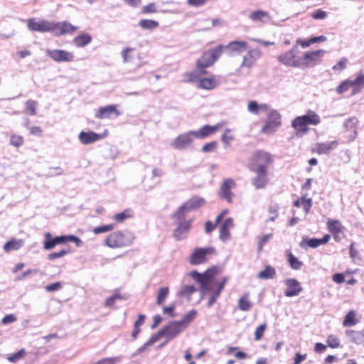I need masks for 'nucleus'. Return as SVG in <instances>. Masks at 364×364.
<instances>
[{"label": "nucleus", "mask_w": 364, "mask_h": 364, "mask_svg": "<svg viewBox=\"0 0 364 364\" xmlns=\"http://www.w3.org/2000/svg\"><path fill=\"white\" fill-rule=\"evenodd\" d=\"M214 271L208 269L203 274H200L196 271H193L189 274L200 284L202 293L210 292V298L208 301V307L211 306L220 295L226 282L227 277H223L222 282H218L213 278Z\"/></svg>", "instance_id": "1"}, {"label": "nucleus", "mask_w": 364, "mask_h": 364, "mask_svg": "<svg viewBox=\"0 0 364 364\" xmlns=\"http://www.w3.org/2000/svg\"><path fill=\"white\" fill-rule=\"evenodd\" d=\"M224 50V46L219 45L214 48H211L203 53L201 57L197 60V67L198 71H193L189 73L188 82H193L198 77V73L205 74V68L211 66L221 55Z\"/></svg>", "instance_id": "2"}, {"label": "nucleus", "mask_w": 364, "mask_h": 364, "mask_svg": "<svg viewBox=\"0 0 364 364\" xmlns=\"http://www.w3.org/2000/svg\"><path fill=\"white\" fill-rule=\"evenodd\" d=\"M134 238V235L129 231H117L106 238L105 245L111 248L129 246L132 244Z\"/></svg>", "instance_id": "3"}, {"label": "nucleus", "mask_w": 364, "mask_h": 364, "mask_svg": "<svg viewBox=\"0 0 364 364\" xmlns=\"http://www.w3.org/2000/svg\"><path fill=\"white\" fill-rule=\"evenodd\" d=\"M272 161L271 155L263 151H256L252 156L250 163V168L252 171L262 172L267 171L269 164Z\"/></svg>", "instance_id": "4"}, {"label": "nucleus", "mask_w": 364, "mask_h": 364, "mask_svg": "<svg viewBox=\"0 0 364 364\" xmlns=\"http://www.w3.org/2000/svg\"><path fill=\"white\" fill-rule=\"evenodd\" d=\"M195 139L192 131L182 133L174 138L170 143V146L176 150L183 151L189 149Z\"/></svg>", "instance_id": "5"}, {"label": "nucleus", "mask_w": 364, "mask_h": 364, "mask_svg": "<svg viewBox=\"0 0 364 364\" xmlns=\"http://www.w3.org/2000/svg\"><path fill=\"white\" fill-rule=\"evenodd\" d=\"M325 53L322 49L306 52L303 56L300 57L301 68H312L318 65L322 61Z\"/></svg>", "instance_id": "6"}, {"label": "nucleus", "mask_w": 364, "mask_h": 364, "mask_svg": "<svg viewBox=\"0 0 364 364\" xmlns=\"http://www.w3.org/2000/svg\"><path fill=\"white\" fill-rule=\"evenodd\" d=\"M215 252V250L213 247L196 248L190 257L189 262L193 265L200 264L206 262L208 255Z\"/></svg>", "instance_id": "7"}, {"label": "nucleus", "mask_w": 364, "mask_h": 364, "mask_svg": "<svg viewBox=\"0 0 364 364\" xmlns=\"http://www.w3.org/2000/svg\"><path fill=\"white\" fill-rule=\"evenodd\" d=\"M298 51V47L294 46L291 50L278 56V60L288 67L298 68L301 67L300 57L297 58L296 54Z\"/></svg>", "instance_id": "8"}, {"label": "nucleus", "mask_w": 364, "mask_h": 364, "mask_svg": "<svg viewBox=\"0 0 364 364\" xmlns=\"http://www.w3.org/2000/svg\"><path fill=\"white\" fill-rule=\"evenodd\" d=\"M236 187L235 181L230 178H225L220 186L219 191V196L225 200L228 203L232 202V198L235 194L232 190Z\"/></svg>", "instance_id": "9"}, {"label": "nucleus", "mask_w": 364, "mask_h": 364, "mask_svg": "<svg viewBox=\"0 0 364 364\" xmlns=\"http://www.w3.org/2000/svg\"><path fill=\"white\" fill-rule=\"evenodd\" d=\"M47 56L57 63L72 62L74 60V54L72 52L61 49H47L46 50Z\"/></svg>", "instance_id": "10"}, {"label": "nucleus", "mask_w": 364, "mask_h": 364, "mask_svg": "<svg viewBox=\"0 0 364 364\" xmlns=\"http://www.w3.org/2000/svg\"><path fill=\"white\" fill-rule=\"evenodd\" d=\"M28 28L31 31L41 33L51 32L53 33V22L38 18H30L27 21Z\"/></svg>", "instance_id": "11"}, {"label": "nucleus", "mask_w": 364, "mask_h": 364, "mask_svg": "<svg viewBox=\"0 0 364 364\" xmlns=\"http://www.w3.org/2000/svg\"><path fill=\"white\" fill-rule=\"evenodd\" d=\"M262 57V51L258 48H252L247 50L242 58V67L250 68Z\"/></svg>", "instance_id": "12"}, {"label": "nucleus", "mask_w": 364, "mask_h": 364, "mask_svg": "<svg viewBox=\"0 0 364 364\" xmlns=\"http://www.w3.org/2000/svg\"><path fill=\"white\" fill-rule=\"evenodd\" d=\"M281 124V117L277 111H272L269 114V122L262 128V132L267 134L274 133Z\"/></svg>", "instance_id": "13"}, {"label": "nucleus", "mask_w": 364, "mask_h": 364, "mask_svg": "<svg viewBox=\"0 0 364 364\" xmlns=\"http://www.w3.org/2000/svg\"><path fill=\"white\" fill-rule=\"evenodd\" d=\"M230 56L240 55L248 48V43L244 41H233L224 47Z\"/></svg>", "instance_id": "14"}, {"label": "nucleus", "mask_w": 364, "mask_h": 364, "mask_svg": "<svg viewBox=\"0 0 364 364\" xmlns=\"http://www.w3.org/2000/svg\"><path fill=\"white\" fill-rule=\"evenodd\" d=\"M184 330L183 324L178 321L170 323L167 326L162 329L164 337L166 339V343L177 336L181 332Z\"/></svg>", "instance_id": "15"}, {"label": "nucleus", "mask_w": 364, "mask_h": 364, "mask_svg": "<svg viewBox=\"0 0 364 364\" xmlns=\"http://www.w3.org/2000/svg\"><path fill=\"white\" fill-rule=\"evenodd\" d=\"M223 124H217L214 126L210 125H205L202 127L200 129L196 131H192L193 134L195 139H205L208 136L214 134L218 129H220L223 127Z\"/></svg>", "instance_id": "16"}, {"label": "nucleus", "mask_w": 364, "mask_h": 364, "mask_svg": "<svg viewBox=\"0 0 364 364\" xmlns=\"http://www.w3.org/2000/svg\"><path fill=\"white\" fill-rule=\"evenodd\" d=\"M120 112L117 109L116 105H110L100 107L95 113V117L100 119H110L112 115L118 117Z\"/></svg>", "instance_id": "17"}, {"label": "nucleus", "mask_w": 364, "mask_h": 364, "mask_svg": "<svg viewBox=\"0 0 364 364\" xmlns=\"http://www.w3.org/2000/svg\"><path fill=\"white\" fill-rule=\"evenodd\" d=\"M327 228L329 232L333 235L335 241L340 240L339 235L344 232L345 228L340 220L329 219L327 221Z\"/></svg>", "instance_id": "18"}, {"label": "nucleus", "mask_w": 364, "mask_h": 364, "mask_svg": "<svg viewBox=\"0 0 364 364\" xmlns=\"http://www.w3.org/2000/svg\"><path fill=\"white\" fill-rule=\"evenodd\" d=\"M287 289L285 291V296L292 297L297 296L302 291V287L300 283L296 279H288L285 280Z\"/></svg>", "instance_id": "19"}, {"label": "nucleus", "mask_w": 364, "mask_h": 364, "mask_svg": "<svg viewBox=\"0 0 364 364\" xmlns=\"http://www.w3.org/2000/svg\"><path fill=\"white\" fill-rule=\"evenodd\" d=\"M77 27L66 21L58 23L53 22V33L55 36H61L66 33H71L77 30Z\"/></svg>", "instance_id": "20"}, {"label": "nucleus", "mask_w": 364, "mask_h": 364, "mask_svg": "<svg viewBox=\"0 0 364 364\" xmlns=\"http://www.w3.org/2000/svg\"><path fill=\"white\" fill-rule=\"evenodd\" d=\"M338 145V141L336 140L330 142L317 143L315 144L313 151L318 154H328L332 150L336 149Z\"/></svg>", "instance_id": "21"}, {"label": "nucleus", "mask_w": 364, "mask_h": 364, "mask_svg": "<svg viewBox=\"0 0 364 364\" xmlns=\"http://www.w3.org/2000/svg\"><path fill=\"white\" fill-rule=\"evenodd\" d=\"M234 226L233 220L231 218H226L220 228V239L224 242L230 237V230Z\"/></svg>", "instance_id": "22"}, {"label": "nucleus", "mask_w": 364, "mask_h": 364, "mask_svg": "<svg viewBox=\"0 0 364 364\" xmlns=\"http://www.w3.org/2000/svg\"><path fill=\"white\" fill-rule=\"evenodd\" d=\"M350 88H352V95L359 93L364 88V75L360 73L354 80H348Z\"/></svg>", "instance_id": "23"}, {"label": "nucleus", "mask_w": 364, "mask_h": 364, "mask_svg": "<svg viewBox=\"0 0 364 364\" xmlns=\"http://www.w3.org/2000/svg\"><path fill=\"white\" fill-rule=\"evenodd\" d=\"M78 137L80 142L83 144H90L100 139V136L93 132H81Z\"/></svg>", "instance_id": "24"}, {"label": "nucleus", "mask_w": 364, "mask_h": 364, "mask_svg": "<svg viewBox=\"0 0 364 364\" xmlns=\"http://www.w3.org/2000/svg\"><path fill=\"white\" fill-rule=\"evenodd\" d=\"M191 227V221H185L180 223L176 230H174L173 235L177 240H182L184 235L187 233Z\"/></svg>", "instance_id": "25"}, {"label": "nucleus", "mask_w": 364, "mask_h": 364, "mask_svg": "<svg viewBox=\"0 0 364 364\" xmlns=\"http://www.w3.org/2000/svg\"><path fill=\"white\" fill-rule=\"evenodd\" d=\"M269 106L267 104L259 105L256 101H250L247 105V110L253 114L258 115L261 112H267Z\"/></svg>", "instance_id": "26"}, {"label": "nucleus", "mask_w": 364, "mask_h": 364, "mask_svg": "<svg viewBox=\"0 0 364 364\" xmlns=\"http://www.w3.org/2000/svg\"><path fill=\"white\" fill-rule=\"evenodd\" d=\"M121 56L124 64L130 63L136 57V49L131 47H124L121 51Z\"/></svg>", "instance_id": "27"}, {"label": "nucleus", "mask_w": 364, "mask_h": 364, "mask_svg": "<svg viewBox=\"0 0 364 364\" xmlns=\"http://www.w3.org/2000/svg\"><path fill=\"white\" fill-rule=\"evenodd\" d=\"M249 18L254 22L265 23L269 20V15L266 11L257 10L251 12Z\"/></svg>", "instance_id": "28"}, {"label": "nucleus", "mask_w": 364, "mask_h": 364, "mask_svg": "<svg viewBox=\"0 0 364 364\" xmlns=\"http://www.w3.org/2000/svg\"><path fill=\"white\" fill-rule=\"evenodd\" d=\"M257 173V177L253 178L252 184L255 186L256 188H264L267 183V171H264L262 172L259 171H254Z\"/></svg>", "instance_id": "29"}, {"label": "nucleus", "mask_w": 364, "mask_h": 364, "mask_svg": "<svg viewBox=\"0 0 364 364\" xmlns=\"http://www.w3.org/2000/svg\"><path fill=\"white\" fill-rule=\"evenodd\" d=\"M24 244V242L21 239H12L4 245V250L6 252H9L14 250H19Z\"/></svg>", "instance_id": "30"}, {"label": "nucleus", "mask_w": 364, "mask_h": 364, "mask_svg": "<svg viewBox=\"0 0 364 364\" xmlns=\"http://www.w3.org/2000/svg\"><path fill=\"white\" fill-rule=\"evenodd\" d=\"M346 334L348 339L355 344H361L364 341V334L360 331L347 330Z\"/></svg>", "instance_id": "31"}, {"label": "nucleus", "mask_w": 364, "mask_h": 364, "mask_svg": "<svg viewBox=\"0 0 364 364\" xmlns=\"http://www.w3.org/2000/svg\"><path fill=\"white\" fill-rule=\"evenodd\" d=\"M217 86V82L213 77H203L200 79L197 87L204 90H212Z\"/></svg>", "instance_id": "32"}, {"label": "nucleus", "mask_w": 364, "mask_h": 364, "mask_svg": "<svg viewBox=\"0 0 364 364\" xmlns=\"http://www.w3.org/2000/svg\"><path fill=\"white\" fill-rule=\"evenodd\" d=\"M92 36L88 33H82L76 36L73 40V43L75 46L81 48L88 45L92 41Z\"/></svg>", "instance_id": "33"}, {"label": "nucleus", "mask_w": 364, "mask_h": 364, "mask_svg": "<svg viewBox=\"0 0 364 364\" xmlns=\"http://www.w3.org/2000/svg\"><path fill=\"white\" fill-rule=\"evenodd\" d=\"M291 126L298 132H307L309 130L305 119L302 116H299L292 120Z\"/></svg>", "instance_id": "34"}, {"label": "nucleus", "mask_w": 364, "mask_h": 364, "mask_svg": "<svg viewBox=\"0 0 364 364\" xmlns=\"http://www.w3.org/2000/svg\"><path fill=\"white\" fill-rule=\"evenodd\" d=\"M302 117L304 118L306 124L308 125H318L321 120L320 117L314 111H308V112L302 115Z\"/></svg>", "instance_id": "35"}, {"label": "nucleus", "mask_w": 364, "mask_h": 364, "mask_svg": "<svg viewBox=\"0 0 364 364\" xmlns=\"http://www.w3.org/2000/svg\"><path fill=\"white\" fill-rule=\"evenodd\" d=\"M188 209L191 210L197 209L205 204V200L198 196H194L186 202Z\"/></svg>", "instance_id": "36"}, {"label": "nucleus", "mask_w": 364, "mask_h": 364, "mask_svg": "<svg viewBox=\"0 0 364 364\" xmlns=\"http://www.w3.org/2000/svg\"><path fill=\"white\" fill-rule=\"evenodd\" d=\"M276 270L270 265H267L264 270L258 273L257 277L262 279H269L274 278Z\"/></svg>", "instance_id": "37"}, {"label": "nucleus", "mask_w": 364, "mask_h": 364, "mask_svg": "<svg viewBox=\"0 0 364 364\" xmlns=\"http://www.w3.org/2000/svg\"><path fill=\"white\" fill-rule=\"evenodd\" d=\"M356 313L353 310H350L345 316L343 321V326H353L358 323V320L356 318Z\"/></svg>", "instance_id": "38"}, {"label": "nucleus", "mask_w": 364, "mask_h": 364, "mask_svg": "<svg viewBox=\"0 0 364 364\" xmlns=\"http://www.w3.org/2000/svg\"><path fill=\"white\" fill-rule=\"evenodd\" d=\"M252 307V303L249 301L248 294L243 295L238 301V308L243 311H249Z\"/></svg>", "instance_id": "39"}, {"label": "nucleus", "mask_w": 364, "mask_h": 364, "mask_svg": "<svg viewBox=\"0 0 364 364\" xmlns=\"http://www.w3.org/2000/svg\"><path fill=\"white\" fill-rule=\"evenodd\" d=\"M139 25L143 29L152 30L159 27V23L154 20L143 19L139 22Z\"/></svg>", "instance_id": "40"}, {"label": "nucleus", "mask_w": 364, "mask_h": 364, "mask_svg": "<svg viewBox=\"0 0 364 364\" xmlns=\"http://www.w3.org/2000/svg\"><path fill=\"white\" fill-rule=\"evenodd\" d=\"M24 144V139L22 136L13 133L11 134L9 144L14 147L18 148Z\"/></svg>", "instance_id": "41"}, {"label": "nucleus", "mask_w": 364, "mask_h": 364, "mask_svg": "<svg viewBox=\"0 0 364 364\" xmlns=\"http://www.w3.org/2000/svg\"><path fill=\"white\" fill-rule=\"evenodd\" d=\"M197 315V312L195 310H191L188 313H187L186 315L183 316L182 319L181 321H178V322L181 324H183L184 329L186 328L188 324H189L196 317Z\"/></svg>", "instance_id": "42"}, {"label": "nucleus", "mask_w": 364, "mask_h": 364, "mask_svg": "<svg viewBox=\"0 0 364 364\" xmlns=\"http://www.w3.org/2000/svg\"><path fill=\"white\" fill-rule=\"evenodd\" d=\"M299 245L303 248L305 247L306 245L311 248H316L321 245L319 239L317 238H304Z\"/></svg>", "instance_id": "43"}, {"label": "nucleus", "mask_w": 364, "mask_h": 364, "mask_svg": "<svg viewBox=\"0 0 364 364\" xmlns=\"http://www.w3.org/2000/svg\"><path fill=\"white\" fill-rule=\"evenodd\" d=\"M169 294V289L167 287H161L159 289L157 299H156V304L157 305H161L164 301L167 298L168 295Z\"/></svg>", "instance_id": "44"}, {"label": "nucleus", "mask_w": 364, "mask_h": 364, "mask_svg": "<svg viewBox=\"0 0 364 364\" xmlns=\"http://www.w3.org/2000/svg\"><path fill=\"white\" fill-rule=\"evenodd\" d=\"M288 261L293 269H301L303 264L302 262L299 261L296 257H294L291 253H289L288 255Z\"/></svg>", "instance_id": "45"}, {"label": "nucleus", "mask_w": 364, "mask_h": 364, "mask_svg": "<svg viewBox=\"0 0 364 364\" xmlns=\"http://www.w3.org/2000/svg\"><path fill=\"white\" fill-rule=\"evenodd\" d=\"M132 215V211L129 209L124 210L122 213H117L114 215L113 219L117 223H122L126 219L131 218Z\"/></svg>", "instance_id": "46"}, {"label": "nucleus", "mask_w": 364, "mask_h": 364, "mask_svg": "<svg viewBox=\"0 0 364 364\" xmlns=\"http://www.w3.org/2000/svg\"><path fill=\"white\" fill-rule=\"evenodd\" d=\"M189 209H188V206H186V203H184L182 205H181L176 213L173 214V218L181 220L183 219L186 214L189 212Z\"/></svg>", "instance_id": "47"}, {"label": "nucleus", "mask_w": 364, "mask_h": 364, "mask_svg": "<svg viewBox=\"0 0 364 364\" xmlns=\"http://www.w3.org/2000/svg\"><path fill=\"white\" fill-rule=\"evenodd\" d=\"M121 360L120 357H108L99 360L91 364H117Z\"/></svg>", "instance_id": "48"}, {"label": "nucleus", "mask_w": 364, "mask_h": 364, "mask_svg": "<svg viewBox=\"0 0 364 364\" xmlns=\"http://www.w3.org/2000/svg\"><path fill=\"white\" fill-rule=\"evenodd\" d=\"M114 228H115V225L113 224L102 225V226L95 228L93 229V232L96 235H98V234L112 231Z\"/></svg>", "instance_id": "49"}, {"label": "nucleus", "mask_w": 364, "mask_h": 364, "mask_svg": "<svg viewBox=\"0 0 364 364\" xmlns=\"http://www.w3.org/2000/svg\"><path fill=\"white\" fill-rule=\"evenodd\" d=\"M326 343L328 346L332 348H336L340 346V341L339 339L333 336V335H329L327 338Z\"/></svg>", "instance_id": "50"}, {"label": "nucleus", "mask_w": 364, "mask_h": 364, "mask_svg": "<svg viewBox=\"0 0 364 364\" xmlns=\"http://www.w3.org/2000/svg\"><path fill=\"white\" fill-rule=\"evenodd\" d=\"M26 354L24 349H21L16 353L9 355L7 360L11 363H16L18 360L21 359Z\"/></svg>", "instance_id": "51"}, {"label": "nucleus", "mask_w": 364, "mask_h": 364, "mask_svg": "<svg viewBox=\"0 0 364 364\" xmlns=\"http://www.w3.org/2000/svg\"><path fill=\"white\" fill-rule=\"evenodd\" d=\"M196 291V289L193 285H186L182 287L180 294L187 298Z\"/></svg>", "instance_id": "52"}, {"label": "nucleus", "mask_w": 364, "mask_h": 364, "mask_svg": "<svg viewBox=\"0 0 364 364\" xmlns=\"http://www.w3.org/2000/svg\"><path fill=\"white\" fill-rule=\"evenodd\" d=\"M230 129H226L221 136L222 141L226 145H229L230 141L234 139L233 136L230 134Z\"/></svg>", "instance_id": "53"}, {"label": "nucleus", "mask_w": 364, "mask_h": 364, "mask_svg": "<svg viewBox=\"0 0 364 364\" xmlns=\"http://www.w3.org/2000/svg\"><path fill=\"white\" fill-rule=\"evenodd\" d=\"M272 237V234L269 233L267 235H263L259 239L258 241V252H261L263 246L268 242L269 240H270Z\"/></svg>", "instance_id": "54"}, {"label": "nucleus", "mask_w": 364, "mask_h": 364, "mask_svg": "<svg viewBox=\"0 0 364 364\" xmlns=\"http://www.w3.org/2000/svg\"><path fill=\"white\" fill-rule=\"evenodd\" d=\"M266 328H267V325L266 323H263V324H261L260 326H259V327L256 329L255 332V341H259L265 330H266Z\"/></svg>", "instance_id": "55"}, {"label": "nucleus", "mask_w": 364, "mask_h": 364, "mask_svg": "<svg viewBox=\"0 0 364 364\" xmlns=\"http://www.w3.org/2000/svg\"><path fill=\"white\" fill-rule=\"evenodd\" d=\"M68 253H69V250H62L60 252H53V253L49 254L48 255V259L49 260H54L55 259L63 257H64L65 255H66Z\"/></svg>", "instance_id": "56"}, {"label": "nucleus", "mask_w": 364, "mask_h": 364, "mask_svg": "<svg viewBox=\"0 0 364 364\" xmlns=\"http://www.w3.org/2000/svg\"><path fill=\"white\" fill-rule=\"evenodd\" d=\"M156 5L154 3H150L144 6L141 9V12L144 14L156 13Z\"/></svg>", "instance_id": "57"}, {"label": "nucleus", "mask_w": 364, "mask_h": 364, "mask_svg": "<svg viewBox=\"0 0 364 364\" xmlns=\"http://www.w3.org/2000/svg\"><path fill=\"white\" fill-rule=\"evenodd\" d=\"M36 102L33 100H28L26 103V109L29 112L30 114L35 115L36 114Z\"/></svg>", "instance_id": "58"}, {"label": "nucleus", "mask_w": 364, "mask_h": 364, "mask_svg": "<svg viewBox=\"0 0 364 364\" xmlns=\"http://www.w3.org/2000/svg\"><path fill=\"white\" fill-rule=\"evenodd\" d=\"M311 16L314 19L322 20L327 17V13L321 9H318L311 14Z\"/></svg>", "instance_id": "59"}, {"label": "nucleus", "mask_w": 364, "mask_h": 364, "mask_svg": "<svg viewBox=\"0 0 364 364\" xmlns=\"http://www.w3.org/2000/svg\"><path fill=\"white\" fill-rule=\"evenodd\" d=\"M347 62V58H343L336 65L333 66L332 69L333 70L341 71L346 68Z\"/></svg>", "instance_id": "60"}, {"label": "nucleus", "mask_w": 364, "mask_h": 364, "mask_svg": "<svg viewBox=\"0 0 364 364\" xmlns=\"http://www.w3.org/2000/svg\"><path fill=\"white\" fill-rule=\"evenodd\" d=\"M161 337H164V333L162 330L158 332L156 335L153 336L148 341H146V345H153L156 341L159 340Z\"/></svg>", "instance_id": "61"}, {"label": "nucleus", "mask_w": 364, "mask_h": 364, "mask_svg": "<svg viewBox=\"0 0 364 364\" xmlns=\"http://www.w3.org/2000/svg\"><path fill=\"white\" fill-rule=\"evenodd\" d=\"M216 146L217 143L215 141H212L203 145L202 151L203 152H212L216 149Z\"/></svg>", "instance_id": "62"}, {"label": "nucleus", "mask_w": 364, "mask_h": 364, "mask_svg": "<svg viewBox=\"0 0 364 364\" xmlns=\"http://www.w3.org/2000/svg\"><path fill=\"white\" fill-rule=\"evenodd\" d=\"M62 287V284L60 282H55L53 284H49V285H47L45 289L47 291H58L59 289H60Z\"/></svg>", "instance_id": "63"}, {"label": "nucleus", "mask_w": 364, "mask_h": 364, "mask_svg": "<svg viewBox=\"0 0 364 364\" xmlns=\"http://www.w3.org/2000/svg\"><path fill=\"white\" fill-rule=\"evenodd\" d=\"M350 88L348 80L343 81L337 88L336 92L339 94L346 92Z\"/></svg>", "instance_id": "64"}]
</instances>
